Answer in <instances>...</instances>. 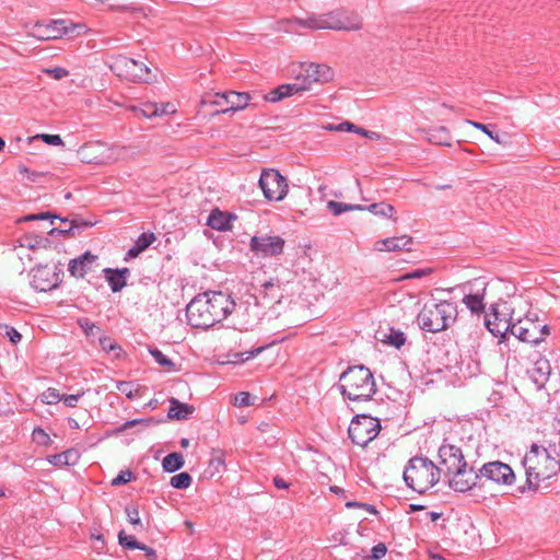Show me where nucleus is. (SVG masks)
I'll use <instances>...</instances> for the list:
<instances>
[{
	"label": "nucleus",
	"mask_w": 560,
	"mask_h": 560,
	"mask_svg": "<svg viewBox=\"0 0 560 560\" xmlns=\"http://www.w3.org/2000/svg\"><path fill=\"white\" fill-rule=\"evenodd\" d=\"M31 285L40 292H47L55 289L59 281V272L55 265H39L32 269Z\"/></svg>",
	"instance_id": "16"
},
{
	"label": "nucleus",
	"mask_w": 560,
	"mask_h": 560,
	"mask_svg": "<svg viewBox=\"0 0 560 560\" xmlns=\"http://www.w3.org/2000/svg\"><path fill=\"white\" fill-rule=\"evenodd\" d=\"M301 77L302 83L312 89L313 83H326L332 80L334 71L327 65L319 63H301L296 72Z\"/></svg>",
	"instance_id": "15"
},
{
	"label": "nucleus",
	"mask_w": 560,
	"mask_h": 560,
	"mask_svg": "<svg viewBox=\"0 0 560 560\" xmlns=\"http://www.w3.org/2000/svg\"><path fill=\"white\" fill-rule=\"evenodd\" d=\"M191 483V477L188 472H180L171 478L170 485L175 489H187Z\"/></svg>",
	"instance_id": "35"
},
{
	"label": "nucleus",
	"mask_w": 560,
	"mask_h": 560,
	"mask_svg": "<svg viewBox=\"0 0 560 560\" xmlns=\"http://www.w3.org/2000/svg\"><path fill=\"white\" fill-rule=\"evenodd\" d=\"M5 334L10 341L14 345L21 341L22 335L13 327L5 326Z\"/></svg>",
	"instance_id": "55"
},
{
	"label": "nucleus",
	"mask_w": 560,
	"mask_h": 560,
	"mask_svg": "<svg viewBox=\"0 0 560 560\" xmlns=\"http://www.w3.org/2000/svg\"><path fill=\"white\" fill-rule=\"evenodd\" d=\"M273 485L278 488V489H288L290 483L287 482L282 477H279V476H276L273 477Z\"/></svg>",
	"instance_id": "59"
},
{
	"label": "nucleus",
	"mask_w": 560,
	"mask_h": 560,
	"mask_svg": "<svg viewBox=\"0 0 560 560\" xmlns=\"http://www.w3.org/2000/svg\"><path fill=\"white\" fill-rule=\"evenodd\" d=\"M474 284H479L481 288L477 289L475 292L466 294L463 299V302L467 308L471 311V313L479 314L485 310L483 292L486 290V283L480 282L479 280H475Z\"/></svg>",
	"instance_id": "22"
},
{
	"label": "nucleus",
	"mask_w": 560,
	"mask_h": 560,
	"mask_svg": "<svg viewBox=\"0 0 560 560\" xmlns=\"http://www.w3.org/2000/svg\"><path fill=\"white\" fill-rule=\"evenodd\" d=\"M381 430L380 421L369 416H357L350 423L348 433L351 441L360 446H366Z\"/></svg>",
	"instance_id": "10"
},
{
	"label": "nucleus",
	"mask_w": 560,
	"mask_h": 560,
	"mask_svg": "<svg viewBox=\"0 0 560 560\" xmlns=\"http://www.w3.org/2000/svg\"><path fill=\"white\" fill-rule=\"evenodd\" d=\"M142 250L135 244L128 252H127V258H135L137 257Z\"/></svg>",
	"instance_id": "61"
},
{
	"label": "nucleus",
	"mask_w": 560,
	"mask_h": 560,
	"mask_svg": "<svg viewBox=\"0 0 560 560\" xmlns=\"http://www.w3.org/2000/svg\"><path fill=\"white\" fill-rule=\"evenodd\" d=\"M468 124L474 126L476 129L481 130L482 132H485L490 139L495 141L497 143H502V140H501L500 136L498 133H494L490 129V126L481 124V122H477V121H471V120H468Z\"/></svg>",
	"instance_id": "42"
},
{
	"label": "nucleus",
	"mask_w": 560,
	"mask_h": 560,
	"mask_svg": "<svg viewBox=\"0 0 560 560\" xmlns=\"http://www.w3.org/2000/svg\"><path fill=\"white\" fill-rule=\"evenodd\" d=\"M504 324L508 325L509 320H499V323H492L491 320H486L487 328L494 335V336H502L504 337L506 332H510V330L504 329Z\"/></svg>",
	"instance_id": "39"
},
{
	"label": "nucleus",
	"mask_w": 560,
	"mask_h": 560,
	"mask_svg": "<svg viewBox=\"0 0 560 560\" xmlns=\"http://www.w3.org/2000/svg\"><path fill=\"white\" fill-rule=\"evenodd\" d=\"M132 474L129 470L120 471L113 480V486H120L131 480Z\"/></svg>",
	"instance_id": "50"
},
{
	"label": "nucleus",
	"mask_w": 560,
	"mask_h": 560,
	"mask_svg": "<svg viewBox=\"0 0 560 560\" xmlns=\"http://www.w3.org/2000/svg\"><path fill=\"white\" fill-rule=\"evenodd\" d=\"M364 210L370 211L371 213L383 217V218H393L395 213V208L385 202L372 203L368 207L364 206Z\"/></svg>",
	"instance_id": "32"
},
{
	"label": "nucleus",
	"mask_w": 560,
	"mask_h": 560,
	"mask_svg": "<svg viewBox=\"0 0 560 560\" xmlns=\"http://www.w3.org/2000/svg\"><path fill=\"white\" fill-rule=\"evenodd\" d=\"M100 346L106 352H112L119 348L109 337L106 336L100 337Z\"/></svg>",
	"instance_id": "51"
},
{
	"label": "nucleus",
	"mask_w": 560,
	"mask_h": 560,
	"mask_svg": "<svg viewBox=\"0 0 560 560\" xmlns=\"http://www.w3.org/2000/svg\"><path fill=\"white\" fill-rule=\"evenodd\" d=\"M264 288V292L266 295H271L272 299L278 298L277 294H273L272 291L280 288L279 280L271 279L269 281H266L261 285Z\"/></svg>",
	"instance_id": "49"
},
{
	"label": "nucleus",
	"mask_w": 560,
	"mask_h": 560,
	"mask_svg": "<svg viewBox=\"0 0 560 560\" xmlns=\"http://www.w3.org/2000/svg\"><path fill=\"white\" fill-rule=\"evenodd\" d=\"M235 219L234 214L214 209L209 214L207 224L218 231H229L232 229L231 222Z\"/></svg>",
	"instance_id": "23"
},
{
	"label": "nucleus",
	"mask_w": 560,
	"mask_h": 560,
	"mask_svg": "<svg viewBox=\"0 0 560 560\" xmlns=\"http://www.w3.org/2000/svg\"><path fill=\"white\" fill-rule=\"evenodd\" d=\"M250 101V95L244 92L228 91L223 93H208L202 96V106H215L218 107L214 112L228 113L244 109Z\"/></svg>",
	"instance_id": "8"
},
{
	"label": "nucleus",
	"mask_w": 560,
	"mask_h": 560,
	"mask_svg": "<svg viewBox=\"0 0 560 560\" xmlns=\"http://www.w3.org/2000/svg\"><path fill=\"white\" fill-rule=\"evenodd\" d=\"M447 477L450 488L458 492L470 490L472 487L477 486L478 480H480L479 470L475 471L472 467L468 468L467 465L464 468L448 474Z\"/></svg>",
	"instance_id": "18"
},
{
	"label": "nucleus",
	"mask_w": 560,
	"mask_h": 560,
	"mask_svg": "<svg viewBox=\"0 0 560 560\" xmlns=\"http://www.w3.org/2000/svg\"><path fill=\"white\" fill-rule=\"evenodd\" d=\"M429 140L434 144L440 145H450L451 143V135L450 131L445 127H439L435 129H431L428 132Z\"/></svg>",
	"instance_id": "31"
},
{
	"label": "nucleus",
	"mask_w": 560,
	"mask_h": 560,
	"mask_svg": "<svg viewBox=\"0 0 560 560\" xmlns=\"http://www.w3.org/2000/svg\"><path fill=\"white\" fill-rule=\"evenodd\" d=\"M44 73L48 74L55 80H61L69 75V71L61 67L47 68L43 70Z\"/></svg>",
	"instance_id": "48"
},
{
	"label": "nucleus",
	"mask_w": 560,
	"mask_h": 560,
	"mask_svg": "<svg viewBox=\"0 0 560 560\" xmlns=\"http://www.w3.org/2000/svg\"><path fill=\"white\" fill-rule=\"evenodd\" d=\"M257 397H252L247 392H241L235 396L234 405L237 407L253 406Z\"/></svg>",
	"instance_id": "40"
},
{
	"label": "nucleus",
	"mask_w": 560,
	"mask_h": 560,
	"mask_svg": "<svg viewBox=\"0 0 560 560\" xmlns=\"http://www.w3.org/2000/svg\"><path fill=\"white\" fill-rule=\"evenodd\" d=\"M210 467H213L215 471H219L222 467H224V453L222 451L212 452Z\"/></svg>",
	"instance_id": "47"
},
{
	"label": "nucleus",
	"mask_w": 560,
	"mask_h": 560,
	"mask_svg": "<svg viewBox=\"0 0 560 560\" xmlns=\"http://www.w3.org/2000/svg\"><path fill=\"white\" fill-rule=\"evenodd\" d=\"M329 130H335V131H350V132H355V133H359L363 137H366L369 139H378L380 138V135L374 132V131H370V130H365L361 127H358L357 125L350 122V121H343L341 124H338V125H330L328 127Z\"/></svg>",
	"instance_id": "28"
},
{
	"label": "nucleus",
	"mask_w": 560,
	"mask_h": 560,
	"mask_svg": "<svg viewBox=\"0 0 560 560\" xmlns=\"http://www.w3.org/2000/svg\"><path fill=\"white\" fill-rule=\"evenodd\" d=\"M504 329L510 330V334L518 340L533 345H538L549 334L548 326L540 322L534 313H528L523 318H514L512 313L509 324H504Z\"/></svg>",
	"instance_id": "7"
},
{
	"label": "nucleus",
	"mask_w": 560,
	"mask_h": 560,
	"mask_svg": "<svg viewBox=\"0 0 560 560\" xmlns=\"http://www.w3.org/2000/svg\"><path fill=\"white\" fill-rule=\"evenodd\" d=\"M80 454L74 448H69L62 453L47 456L49 464L56 467L75 465L79 462Z\"/></svg>",
	"instance_id": "25"
},
{
	"label": "nucleus",
	"mask_w": 560,
	"mask_h": 560,
	"mask_svg": "<svg viewBox=\"0 0 560 560\" xmlns=\"http://www.w3.org/2000/svg\"><path fill=\"white\" fill-rule=\"evenodd\" d=\"M480 479L485 478L498 485L511 486L515 481L513 469L505 463L494 460L486 463L479 469Z\"/></svg>",
	"instance_id": "14"
},
{
	"label": "nucleus",
	"mask_w": 560,
	"mask_h": 560,
	"mask_svg": "<svg viewBox=\"0 0 560 560\" xmlns=\"http://www.w3.org/2000/svg\"><path fill=\"white\" fill-rule=\"evenodd\" d=\"M386 552H387L386 545L383 542H380L371 549V558L378 560V559L383 558L386 555Z\"/></svg>",
	"instance_id": "52"
},
{
	"label": "nucleus",
	"mask_w": 560,
	"mask_h": 560,
	"mask_svg": "<svg viewBox=\"0 0 560 560\" xmlns=\"http://www.w3.org/2000/svg\"><path fill=\"white\" fill-rule=\"evenodd\" d=\"M306 91H308V86L302 83L301 77L295 73L294 82L279 85L277 89L269 92L266 100L270 102H278L284 97L302 94Z\"/></svg>",
	"instance_id": "19"
},
{
	"label": "nucleus",
	"mask_w": 560,
	"mask_h": 560,
	"mask_svg": "<svg viewBox=\"0 0 560 560\" xmlns=\"http://www.w3.org/2000/svg\"><path fill=\"white\" fill-rule=\"evenodd\" d=\"M551 373V366L547 359H539L534 363L530 370V377L538 386H542Z\"/></svg>",
	"instance_id": "26"
},
{
	"label": "nucleus",
	"mask_w": 560,
	"mask_h": 560,
	"mask_svg": "<svg viewBox=\"0 0 560 560\" xmlns=\"http://www.w3.org/2000/svg\"><path fill=\"white\" fill-rule=\"evenodd\" d=\"M126 514H127L128 521L131 525H133L136 527L139 526L140 528H142V523L139 517V510L137 506H133V505L127 506Z\"/></svg>",
	"instance_id": "44"
},
{
	"label": "nucleus",
	"mask_w": 560,
	"mask_h": 560,
	"mask_svg": "<svg viewBox=\"0 0 560 560\" xmlns=\"http://www.w3.org/2000/svg\"><path fill=\"white\" fill-rule=\"evenodd\" d=\"M105 279L108 282L112 291L114 293L119 292L127 283V277L130 275V270L128 268L121 269H104Z\"/></svg>",
	"instance_id": "24"
},
{
	"label": "nucleus",
	"mask_w": 560,
	"mask_h": 560,
	"mask_svg": "<svg viewBox=\"0 0 560 560\" xmlns=\"http://www.w3.org/2000/svg\"><path fill=\"white\" fill-rule=\"evenodd\" d=\"M171 406L167 412L168 418L176 420H185L188 419L190 415H192L195 408L190 405L180 402L176 398H172L170 400Z\"/></svg>",
	"instance_id": "27"
},
{
	"label": "nucleus",
	"mask_w": 560,
	"mask_h": 560,
	"mask_svg": "<svg viewBox=\"0 0 560 560\" xmlns=\"http://www.w3.org/2000/svg\"><path fill=\"white\" fill-rule=\"evenodd\" d=\"M159 106H160L159 116L170 115V114H173L176 112V108H175L174 104H172V103L159 104Z\"/></svg>",
	"instance_id": "57"
},
{
	"label": "nucleus",
	"mask_w": 560,
	"mask_h": 560,
	"mask_svg": "<svg viewBox=\"0 0 560 560\" xmlns=\"http://www.w3.org/2000/svg\"><path fill=\"white\" fill-rule=\"evenodd\" d=\"M46 398L48 399L47 402L51 404L54 401L61 400L62 396L56 389H49L46 395Z\"/></svg>",
	"instance_id": "58"
},
{
	"label": "nucleus",
	"mask_w": 560,
	"mask_h": 560,
	"mask_svg": "<svg viewBox=\"0 0 560 560\" xmlns=\"http://www.w3.org/2000/svg\"><path fill=\"white\" fill-rule=\"evenodd\" d=\"M457 305L434 299L424 303L417 316L418 326L428 332H440L451 327L457 318Z\"/></svg>",
	"instance_id": "4"
},
{
	"label": "nucleus",
	"mask_w": 560,
	"mask_h": 560,
	"mask_svg": "<svg viewBox=\"0 0 560 560\" xmlns=\"http://www.w3.org/2000/svg\"><path fill=\"white\" fill-rule=\"evenodd\" d=\"M130 384L127 383V382H120L118 385H117V388L122 392V393H126L128 397H131V394L130 392H128V388Z\"/></svg>",
	"instance_id": "62"
},
{
	"label": "nucleus",
	"mask_w": 560,
	"mask_h": 560,
	"mask_svg": "<svg viewBox=\"0 0 560 560\" xmlns=\"http://www.w3.org/2000/svg\"><path fill=\"white\" fill-rule=\"evenodd\" d=\"M97 145L90 144L83 145L79 149V155L81 160L85 163H101V161L96 156H91L90 151L96 148Z\"/></svg>",
	"instance_id": "43"
},
{
	"label": "nucleus",
	"mask_w": 560,
	"mask_h": 560,
	"mask_svg": "<svg viewBox=\"0 0 560 560\" xmlns=\"http://www.w3.org/2000/svg\"><path fill=\"white\" fill-rule=\"evenodd\" d=\"M145 420H142V419H133V420H129V421H126L119 429L118 431L119 432H122L131 427H135L136 424L138 423H141V422H144Z\"/></svg>",
	"instance_id": "60"
},
{
	"label": "nucleus",
	"mask_w": 560,
	"mask_h": 560,
	"mask_svg": "<svg viewBox=\"0 0 560 560\" xmlns=\"http://www.w3.org/2000/svg\"><path fill=\"white\" fill-rule=\"evenodd\" d=\"M78 324L88 337H94L101 332V328L88 318H80Z\"/></svg>",
	"instance_id": "36"
},
{
	"label": "nucleus",
	"mask_w": 560,
	"mask_h": 560,
	"mask_svg": "<svg viewBox=\"0 0 560 560\" xmlns=\"http://www.w3.org/2000/svg\"><path fill=\"white\" fill-rule=\"evenodd\" d=\"M155 241V235L153 233H142L138 240L136 241V245L140 248V250H145L153 242Z\"/></svg>",
	"instance_id": "45"
},
{
	"label": "nucleus",
	"mask_w": 560,
	"mask_h": 560,
	"mask_svg": "<svg viewBox=\"0 0 560 560\" xmlns=\"http://www.w3.org/2000/svg\"><path fill=\"white\" fill-rule=\"evenodd\" d=\"M96 256L86 252L80 257L70 260L69 272L77 278H83L89 271L92 270V266L96 260Z\"/></svg>",
	"instance_id": "21"
},
{
	"label": "nucleus",
	"mask_w": 560,
	"mask_h": 560,
	"mask_svg": "<svg viewBox=\"0 0 560 560\" xmlns=\"http://www.w3.org/2000/svg\"><path fill=\"white\" fill-rule=\"evenodd\" d=\"M234 308L235 302L229 294L208 291L190 301L186 307V316L192 327L207 329L226 318Z\"/></svg>",
	"instance_id": "1"
},
{
	"label": "nucleus",
	"mask_w": 560,
	"mask_h": 560,
	"mask_svg": "<svg viewBox=\"0 0 560 560\" xmlns=\"http://www.w3.org/2000/svg\"><path fill=\"white\" fill-rule=\"evenodd\" d=\"M82 395L83 393L77 395H63L61 400H63L66 406L74 407Z\"/></svg>",
	"instance_id": "56"
},
{
	"label": "nucleus",
	"mask_w": 560,
	"mask_h": 560,
	"mask_svg": "<svg viewBox=\"0 0 560 560\" xmlns=\"http://www.w3.org/2000/svg\"><path fill=\"white\" fill-rule=\"evenodd\" d=\"M119 544L127 549L149 550L147 546L138 542L133 536L126 535L124 530L118 534Z\"/></svg>",
	"instance_id": "34"
},
{
	"label": "nucleus",
	"mask_w": 560,
	"mask_h": 560,
	"mask_svg": "<svg viewBox=\"0 0 560 560\" xmlns=\"http://www.w3.org/2000/svg\"><path fill=\"white\" fill-rule=\"evenodd\" d=\"M151 355L154 358V360L162 366L173 370L175 364L171 359H168L161 350L156 348L150 349Z\"/></svg>",
	"instance_id": "37"
},
{
	"label": "nucleus",
	"mask_w": 560,
	"mask_h": 560,
	"mask_svg": "<svg viewBox=\"0 0 560 560\" xmlns=\"http://www.w3.org/2000/svg\"><path fill=\"white\" fill-rule=\"evenodd\" d=\"M442 469L428 457L415 456L405 467L404 481L412 490L424 493L439 482Z\"/></svg>",
	"instance_id": "6"
},
{
	"label": "nucleus",
	"mask_w": 560,
	"mask_h": 560,
	"mask_svg": "<svg viewBox=\"0 0 560 560\" xmlns=\"http://www.w3.org/2000/svg\"><path fill=\"white\" fill-rule=\"evenodd\" d=\"M57 215H51L49 212H40L37 214H28L23 217L20 221H33V220H46V219H57Z\"/></svg>",
	"instance_id": "53"
},
{
	"label": "nucleus",
	"mask_w": 560,
	"mask_h": 560,
	"mask_svg": "<svg viewBox=\"0 0 560 560\" xmlns=\"http://www.w3.org/2000/svg\"><path fill=\"white\" fill-rule=\"evenodd\" d=\"M110 68L118 77L133 82L150 83L153 78L150 68L144 62L127 56L120 55L115 58Z\"/></svg>",
	"instance_id": "9"
},
{
	"label": "nucleus",
	"mask_w": 560,
	"mask_h": 560,
	"mask_svg": "<svg viewBox=\"0 0 560 560\" xmlns=\"http://www.w3.org/2000/svg\"><path fill=\"white\" fill-rule=\"evenodd\" d=\"M300 25L311 30L359 31L362 28V19L355 12L334 11L328 14L313 15L305 20H283L278 22V31L295 32Z\"/></svg>",
	"instance_id": "2"
},
{
	"label": "nucleus",
	"mask_w": 560,
	"mask_h": 560,
	"mask_svg": "<svg viewBox=\"0 0 560 560\" xmlns=\"http://www.w3.org/2000/svg\"><path fill=\"white\" fill-rule=\"evenodd\" d=\"M184 457L180 453H171L162 460L163 469L167 472H175L184 466Z\"/></svg>",
	"instance_id": "30"
},
{
	"label": "nucleus",
	"mask_w": 560,
	"mask_h": 560,
	"mask_svg": "<svg viewBox=\"0 0 560 560\" xmlns=\"http://www.w3.org/2000/svg\"><path fill=\"white\" fill-rule=\"evenodd\" d=\"M439 468H443L442 472L445 476L467 465L462 450L454 444L445 442L439 448Z\"/></svg>",
	"instance_id": "17"
},
{
	"label": "nucleus",
	"mask_w": 560,
	"mask_h": 560,
	"mask_svg": "<svg viewBox=\"0 0 560 560\" xmlns=\"http://www.w3.org/2000/svg\"><path fill=\"white\" fill-rule=\"evenodd\" d=\"M284 244L279 235L261 234L250 238L249 247L257 256L275 257L282 254Z\"/></svg>",
	"instance_id": "13"
},
{
	"label": "nucleus",
	"mask_w": 560,
	"mask_h": 560,
	"mask_svg": "<svg viewBox=\"0 0 560 560\" xmlns=\"http://www.w3.org/2000/svg\"><path fill=\"white\" fill-rule=\"evenodd\" d=\"M341 394L351 401H368L376 392L371 371L363 366H352L340 375Z\"/></svg>",
	"instance_id": "5"
},
{
	"label": "nucleus",
	"mask_w": 560,
	"mask_h": 560,
	"mask_svg": "<svg viewBox=\"0 0 560 560\" xmlns=\"http://www.w3.org/2000/svg\"><path fill=\"white\" fill-rule=\"evenodd\" d=\"M160 106L158 103H143L139 108L142 116L151 118L159 116Z\"/></svg>",
	"instance_id": "41"
},
{
	"label": "nucleus",
	"mask_w": 560,
	"mask_h": 560,
	"mask_svg": "<svg viewBox=\"0 0 560 560\" xmlns=\"http://www.w3.org/2000/svg\"><path fill=\"white\" fill-rule=\"evenodd\" d=\"M33 441L42 446H48L52 443L49 435L42 428H35L32 432Z\"/></svg>",
	"instance_id": "38"
},
{
	"label": "nucleus",
	"mask_w": 560,
	"mask_h": 560,
	"mask_svg": "<svg viewBox=\"0 0 560 560\" xmlns=\"http://www.w3.org/2000/svg\"><path fill=\"white\" fill-rule=\"evenodd\" d=\"M83 26L79 24L68 23L65 20H51L49 23L44 24L37 22L33 26L31 35L39 40H51L68 35L75 30H82Z\"/></svg>",
	"instance_id": "12"
},
{
	"label": "nucleus",
	"mask_w": 560,
	"mask_h": 560,
	"mask_svg": "<svg viewBox=\"0 0 560 560\" xmlns=\"http://www.w3.org/2000/svg\"><path fill=\"white\" fill-rule=\"evenodd\" d=\"M378 339L387 345L394 346L395 348H400L406 341L405 334L393 328L387 331H378Z\"/></svg>",
	"instance_id": "29"
},
{
	"label": "nucleus",
	"mask_w": 560,
	"mask_h": 560,
	"mask_svg": "<svg viewBox=\"0 0 560 560\" xmlns=\"http://www.w3.org/2000/svg\"><path fill=\"white\" fill-rule=\"evenodd\" d=\"M40 138L50 145H61L63 144V141L59 135H40Z\"/></svg>",
	"instance_id": "54"
},
{
	"label": "nucleus",
	"mask_w": 560,
	"mask_h": 560,
	"mask_svg": "<svg viewBox=\"0 0 560 560\" xmlns=\"http://www.w3.org/2000/svg\"><path fill=\"white\" fill-rule=\"evenodd\" d=\"M259 187L268 200L280 201L288 194V184L278 171L269 168L261 172Z\"/></svg>",
	"instance_id": "11"
},
{
	"label": "nucleus",
	"mask_w": 560,
	"mask_h": 560,
	"mask_svg": "<svg viewBox=\"0 0 560 560\" xmlns=\"http://www.w3.org/2000/svg\"><path fill=\"white\" fill-rule=\"evenodd\" d=\"M264 350L262 347H259V348H256L254 350H250V351H245V352H237L234 354V362H245V361H248L253 358H255L257 354H259L261 351Z\"/></svg>",
	"instance_id": "46"
},
{
	"label": "nucleus",
	"mask_w": 560,
	"mask_h": 560,
	"mask_svg": "<svg viewBox=\"0 0 560 560\" xmlns=\"http://www.w3.org/2000/svg\"><path fill=\"white\" fill-rule=\"evenodd\" d=\"M361 509L370 512L371 514H377V510L374 505H371V504H368V503H363L361 505Z\"/></svg>",
	"instance_id": "63"
},
{
	"label": "nucleus",
	"mask_w": 560,
	"mask_h": 560,
	"mask_svg": "<svg viewBox=\"0 0 560 560\" xmlns=\"http://www.w3.org/2000/svg\"><path fill=\"white\" fill-rule=\"evenodd\" d=\"M528 488L537 489L541 481L552 478L560 471V460L537 444H533L523 459Z\"/></svg>",
	"instance_id": "3"
},
{
	"label": "nucleus",
	"mask_w": 560,
	"mask_h": 560,
	"mask_svg": "<svg viewBox=\"0 0 560 560\" xmlns=\"http://www.w3.org/2000/svg\"><path fill=\"white\" fill-rule=\"evenodd\" d=\"M327 208L334 213V215H339L352 210L363 211L365 209L364 206L361 205L343 203L334 200L328 201Z\"/></svg>",
	"instance_id": "33"
},
{
	"label": "nucleus",
	"mask_w": 560,
	"mask_h": 560,
	"mask_svg": "<svg viewBox=\"0 0 560 560\" xmlns=\"http://www.w3.org/2000/svg\"><path fill=\"white\" fill-rule=\"evenodd\" d=\"M362 504H363V503H360V502L349 501V502H347V503H346V506H347V508H360V509H361V505H362Z\"/></svg>",
	"instance_id": "64"
},
{
	"label": "nucleus",
	"mask_w": 560,
	"mask_h": 560,
	"mask_svg": "<svg viewBox=\"0 0 560 560\" xmlns=\"http://www.w3.org/2000/svg\"><path fill=\"white\" fill-rule=\"evenodd\" d=\"M412 238L407 235L397 237H388L377 241L374 244V249L378 252H401L411 250Z\"/></svg>",
	"instance_id": "20"
}]
</instances>
